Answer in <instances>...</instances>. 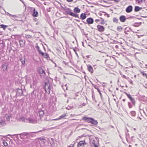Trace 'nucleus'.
Instances as JSON below:
<instances>
[{"label":"nucleus","instance_id":"obj_1","mask_svg":"<svg viewBox=\"0 0 147 147\" xmlns=\"http://www.w3.org/2000/svg\"><path fill=\"white\" fill-rule=\"evenodd\" d=\"M30 133H23L20 134H16L12 135L9 134L8 136H11L12 138H13V136H14L17 138H18V136H20L21 139H25L27 138L30 136Z\"/></svg>","mask_w":147,"mask_h":147},{"label":"nucleus","instance_id":"obj_2","mask_svg":"<svg viewBox=\"0 0 147 147\" xmlns=\"http://www.w3.org/2000/svg\"><path fill=\"white\" fill-rule=\"evenodd\" d=\"M26 82L29 83L31 85H32V84L35 85L37 83V81L36 78L34 76L32 77V81H30L29 80L28 78H27L26 80Z\"/></svg>","mask_w":147,"mask_h":147},{"label":"nucleus","instance_id":"obj_3","mask_svg":"<svg viewBox=\"0 0 147 147\" xmlns=\"http://www.w3.org/2000/svg\"><path fill=\"white\" fill-rule=\"evenodd\" d=\"M26 122L29 123H34L37 122V120L33 117H30L26 119Z\"/></svg>","mask_w":147,"mask_h":147},{"label":"nucleus","instance_id":"obj_4","mask_svg":"<svg viewBox=\"0 0 147 147\" xmlns=\"http://www.w3.org/2000/svg\"><path fill=\"white\" fill-rule=\"evenodd\" d=\"M125 94L127 95L128 98L129 99V100H131L132 104L134 105V106L135 105L136 102L135 99L134 98H132L131 95L129 94H128L126 92H125Z\"/></svg>","mask_w":147,"mask_h":147},{"label":"nucleus","instance_id":"obj_5","mask_svg":"<svg viewBox=\"0 0 147 147\" xmlns=\"http://www.w3.org/2000/svg\"><path fill=\"white\" fill-rule=\"evenodd\" d=\"M44 88L46 91L48 93H49L51 88L49 84L46 83L45 84Z\"/></svg>","mask_w":147,"mask_h":147},{"label":"nucleus","instance_id":"obj_6","mask_svg":"<svg viewBox=\"0 0 147 147\" xmlns=\"http://www.w3.org/2000/svg\"><path fill=\"white\" fill-rule=\"evenodd\" d=\"M97 30L100 32H102L105 30V28L103 26L99 25L97 26Z\"/></svg>","mask_w":147,"mask_h":147},{"label":"nucleus","instance_id":"obj_7","mask_svg":"<svg viewBox=\"0 0 147 147\" xmlns=\"http://www.w3.org/2000/svg\"><path fill=\"white\" fill-rule=\"evenodd\" d=\"M8 65L7 63H5L4 64H3L2 65V68L3 71H5L7 70Z\"/></svg>","mask_w":147,"mask_h":147},{"label":"nucleus","instance_id":"obj_8","mask_svg":"<svg viewBox=\"0 0 147 147\" xmlns=\"http://www.w3.org/2000/svg\"><path fill=\"white\" fill-rule=\"evenodd\" d=\"M67 113H64L62 115H61V116H60L59 118H57L56 119H53L52 120H59L60 119H64L65 117H66L67 116Z\"/></svg>","mask_w":147,"mask_h":147},{"label":"nucleus","instance_id":"obj_9","mask_svg":"<svg viewBox=\"0 0 147 147\" xmlns=\"http://www.w3.org/2000/svg\"><path fill=\"white\" fill-rule=\"evenodd\" d=\"M92 118L87 117H84L82 118L83 120L86 121V122L90 123L91 120Z\"/></svg>","mask_w":147,"mask_h":147},{"label":"nucleus","instance_id":"obj_10","mask_svg":"<svg viewBox=\"0 0 147 147\" xmlns=\"http://www.w3.org/2000/svg\"><path fill=\"white\" fill-rule=\"evenodd\" d=\"M32 15L34 17H37L38 16V13L37 11L35 9H34L32 12Z\"/></svg>","mask_w":147,"mask_h":147},{"label":"nucleus","instance_id":"obj_11","mask_svg":"<svg viewBox=\"0 0 147 147\" xmlns=\"http://www.w3.org/2000/svg\"><path fill=\"white\" fill-rule=\"evenodd\" d=\"M86 144V143L85 141H80L78 144V147H79V146H84Z\"/></svg>","mask_w":147,"mask_h":147},{"label":"nucleus","instance_id":"obj_12","mask_svg":"<svg viewBox=\"0 0 147 147\" xmlns=\"http://www.w3.org/2000/svg\"><path fill=\"white\" fill-rule=\"evenodd\" d=\"M86 21L88 24H91L93 23L94 20L92 18H89L87 19Z\"/></svg>","mask_w":147,"mask_h":147},{"label":"nucleus","instance_id":"obj_13","mask_svg":"<svg viewBox=\"0 0 147 147\" xmlns=\"http://www.w3.org/2000/svg\"><path fill=\"white\" fill-rule=\"evenodd\" d=\"M132 7L131 5L128 6L126 9V11L127 13H130L132 11Z\"/></svg>","mask_w":147,"mask_h":147},{"label":"nucleus","instance_id":"obj_14","mask_svg":"<svg viewBox=\"0 0 147 147\" xmlns=\"http://www.w3.org/2000/svg\"><path fill=\"white\" fill-rule=\"evenodd\" d=\"M23 94V91L21 89L18 88L17 89L16 94L18 96H21Z\"/></svg>","mask_w":147,"mask_h":147},{"label":"nucleus","instance_id":"obj_15","mask_svg":"<svg viewBox=\"0 0 147 147\" xmlns=\"http://www.w3.org/2000/svg\"><path fill=\"white\" fill-rule=\"evenodd\" d=\"M126 18L125 16H121L119 17V20L121 22H124L126 20Z\"/></svg>","mask_w":147,"mask_h":147},{"label":"nucleus","instance_id":"obj_16","mask_svg":"<svg viewBox=\"0 0 147 147\" xmlns=\"http://www.w3.org/2000/svg\"><path fill=\"white\" fill-rule=\"evenodd\" d=\"M88 67V69L89 72L92 73H93V69L92 67L90 65H87Z\"/></svg>","mask_w":147,"mask_h":147},{"label":"nucleus","instance_id":"obj_17","mask_svg":"<svg viewBox=\"0 0 147 147\" xmlns=\"http://www.w3.org/2000/svg\"><path fill=\"white\" fill-rule=\"evenodd\" d=\"M132 31V30L129 27H126L124 31L125 33L126 34H128V32H130Z\"/></svg>","mask_w":147,"mask_h":147},{"label":"nucleus","instance_id":"obj_18","mask_svg":"<svg viewBox=\"0 0 147 147\" xmlns=\"http://www.w3.org/2000/svg\"><path fill=\"white\" fill-rule=\"evenodd\" d=\"M92 119L90 123L96 125H97L98 122L97 120L93 119L92 118Z\"/></svg>","mask_w":147,"mask_h":147},{"label":"nucleus","instance_id":"obj_19","mask_svg":"<svg viewBox=\"0 0 147 147\" xmlns=\"http://www.w3.org/2000/svg\"><path fill=\"white\" fill-rule=\"evenodd\" d=\"M25 42L24 40H19V42L21 47H22L24 45Z\"/></svg>","mask_w":147,"mask_h":147},{"label":"nucleus","instance_id":"obj_20","mask_svg":"<svg viewBox=\"0 0 147 147\" xmlns=\"http://www.w3.org/2000/svg\"><path fill=\"white\" fill-rule=\"evenodd\" d=\"M65 11L67 14L71 15V14L72 13L71 10L69 8H66L65 9Z\"/></svg>","mask_w":147,"mask_h":147},{"label":"nucleus","instance_id":"obj_21","mask_svg":"<svg viewBox=\"0 0 147 147\" xmlns=\"http://www.w3.org/2000/svg\"><path fill=\"white\" fill-rule=\"evenodd\" d=\"M86 17V15L85 13H82L80 15V19L82 20L85 19Z\"/></svg>","mask_w":147,"mask_h":147},{"label":"nucleus","instance_id":"obj_22","mask_svg":"<svg viewBox=\"0 0 147 147\" xmlns=\"http://www.w3.org/2000/svg\"><path fill=\"white\" fill-rule=\"evenodd\" d=\"M74 12L78 13L80 12V10L78 7H76L74 9Z\"/></svg>","mask_w":147,"mask_h":147},{"label":"nucleus","instance_id":"obj_23","mask_svg":"<svg viewBox=\"0 0 147 147\" xmlns=\"http://www.w3.org/2000/svg\"><path fill=\"white\" fill-rule=\"evenodd\" d=\"M39 72L40 74H42V75L43 76H44L45 74V71L42 69H40Z\"/></svg>","mask_w":147,"mask_h":147},{"label":"nucleus","instance_id":"obj_24","mask_svg":"<svg viewBox=\"0 0 147 147\" xmlns=\"http://www.w3.org/2000/svg\"><path fill=\"white\" fill-rule=\"evenodd\" d=\"M145 1V0H136V3L138 4H141Z\"/></svg>","mask_w":147,"mask_h":147},{"label":"nucleus","instance_id":"obj_25","mask_svg":"<svg viewBox=\"0 0 147 147\" xmlns=\"http://www.w3.org/2000/svg\"><path fill=\"white\" fill-rule=\"evenodd\" d=\"M39 114L40 117H42L44 114V112L43 110H40L39 111Z\"/></svg>","mask_w":147,"mask_h":147},{"label":"nucleus","instance_id":"obj_26","mask_svg":"<svg viewBox=\"0 0 147 147\" xmlns=\"http://www.w3.org/2000/svg\"><path fill=\"white\" fill-rule=\"evenodd\" d=\"M130 114L131 116L135 117L136 115V112L135 111H131L130 112Z\"/></svg>","mask_w":147,"mask_h":147},{"label":"nucleus","instance_id":"obj_27","mask_svg":"<svg viewBox=\"0 0 147 147\" xmlns=\"http://www.w3.org/2000/svg\"><path fill=\"white\" fill-rule=\"evenodd\" d=\"M141 9V7H140L138 6H136L135 7L134 11L136 12L138 11H139Z\"/></svg>","mask_w":147,"mask_h":147},{"label":"nucleus","instance_id":"obj_28","mask_svg":"<svg viewBox=\"0 0 147 147\" xmlns=\"http://www.w3.org/2000/svg\"><path fill=\"white\" fill-rule=\"evenodd\" d=\"M70 15L73 17H75L76 18H79V17L78 15L75 14L73 12H72V13Z\"/></svg>","mask_w":147,"mask_h":147},{"label":"nucleus","instance_id":"obj_29","mask_svg":"<svg viewBox=\"0 0 147 147\" xmlns=\"http://www.w3.org/2000/svg\"><path fill=\"white\" fill-rule=\"evenodd\" d=\"M127 132H125V134L126 135V139L127 140L128 138H129V134L128 133L129 131L127 129Z\"/></svg>","mask_w":147,"mask_h":147},{"label":"nucleus","instance_id":"obj_30","mask_svg":"<svg viewBox=\"0 0 147 147\" xmlns=\"http://www.w3.org/2000/svg\"><path fill=\"white\" fill-rule=\"evenodd\" d=\"M96 141L94 140H93L92 142V144L93 146H94L95 147H98L97 145L95 143Z\"/></svg>","mask_w":147,"mask_h":147},{"label":"nucleus","instance_id":"obj_31","mask_svg":"<svg viewBox=\"0 0 147 147\" xmlns=\"http://www.w3.org/2000/svg\"><path fill=\"white\" fill-rule=\"evenodd\" d=\"M141 73L142 74L143 76L145 77L147 79V74L146 73H145L144 71H141Z\"/></svg>","mask_w":147,"mask_h":147},{"label":"nucleus","instance_id":"obj_32","mask_svg":"<svg viewBox=\"0 0 147 147\" xmlns=\"http://www.w3.org/2000/svg\"><path fill=\"white\" fill-rule=\"evenodd\" d=\"M141 23H135L133 25L135 27H138L141 24Z\"/></svg>","mask_w":147,"mask_h":147},{"label":"nucleus","instance_id":"obj_33","mask_svg":"<svg viewBox=\"0 0 147 147\" xmlns=\"http://www.w3.org/2000/svg\"><path fill=\"white\" fill-rule=\"evenodd\" d=\"M44 58H45L47 59H48V58H49V56L48 55L47 53H44V56H43Z\"/></svg>","mask_w":147,"mask_h":147},{"label":"nucleus","instance_id":"obj_34","mask_svg":"<svg viewBox=\"0 0 147 147\" xmlns=\"http://www.w3.org/2000/svg\"><path fill=\"white\" fill-rule=\"evenodd\" d=\"M128 106L129 108H131L134 105L133 104H131L130 102H129L128 103Z\"/></svg>","mask_w":147,"mask_h":147},{"label":"nucleus","instance_id":"obj_35","mask_svg":"<svg viewBox=\"0 0 147 147\" xmlns=\"http://www.w3.org/2000/svg\"><path fill=\"white\" fill-rule=\"evenodd\" d=\"M28 9L30 11V12L32 13V12L33 11L34 9H35L33 7H28Z\"/></svg>","mask_w":147,"mask_h":147},{"label":"nucleus","instance_id":"obj_36","mask_svg":"<svg viewBox=\"0 0 147 147\" xmlns=\"http://www.w3.org/2000/svg\"><path fill=\"white\" fill-rule=\"evenodd\" d=\"M25 37L27 38H32V36L29 34H26L25 35Z\"/></svg>","mask_w":147,"mask_h":147},{"label":"nucleus","instance_id":"obj_37","mask_svg":"<svg viewBox=\"0 0 147 147\" xmlns=\"http://www.w3.org/2000/svg\"><path fill=\"white\" fill-rule=\"evenodd\" d=\"M113 21L114 22L117 23L118 22V19L117 18H113Z\"/></svg>","mask_w":147,"mask_h":147},{"label":"nucleus","instance_id":"obj_38","mask_svg":"<svg viewBox=\"0 0 147 147\" xmlns=\"http://www.w3.org/2000/svg\"><path fill=\"white\" fill-rule=\"evenodd\" d=\"M123 29L122 28L121 26H118L117 28V30L119 31H120Z\"/></svg>","mask_w":147,"mask_h":147},{"label":"nucleus","instance_id":"obj_39","mask_svg":"<svg viewBox=\"0 0 147 147\" xmlns=\"http://www.w3.org/2000/svg\"><path fill=\"white\" fill-rule=\"evenodd\" d=\"M101 19V22L100 24H105V22L104 21V19L102 18H100Z\"/></svg>","mask_w":147,"mask_h":147},{"label":"nucleus","instance_id":"obj_40","mask_svg":"<svg viewBox=\"0 0 147 147\" xmlns=\"http://www.w3.org/2000/svg\"><path fill=\"white\" fill-rule=\"evenodd\" d=\"M0 26H1V28H3V29L4 30H5L6 28V27H7V26L4 25H3V24L0 25Z\"/></svg>","mask_w":147,"mask_h":147},{"label":"nucleus","instance_id":"obj_41","mask_svg":"<svg viewBox=\"0 0 147 147\" xmlns=\"http://www.w3.org/2000/svg\"><path fill=\"white\" fill-rule=\"evenodd\" d=\"M8 14L9 15V16H11L13 18H12V19H14L15 18V17H17V16L16 15H12L10 14H9V13H8Z\"/></svg>","mask_w":147,"mask_h":147},{"label":"nucleus","instance_id":"obj_42","mask_svg":"<svg viewBox=\"0 0 147 147\" xmlns=\"http://www.w3.org/2000/svg\"><path fill=\"white\" fill-rule=\"evenodd\" d=\"M38 52V53H39V54L41 55H42V56H44V53H44L43 52H42L41 50L40 51H39V52Z\"/></svg>","mask_w":147,"mask_h":147},{"label":"nucleus","instance_id":"obj_43","mask_svg":"<svg viewBox=\"0 0 147 147\" xmlns=\"http://www.w3.org/2000/svg\"><path fill=\"white\" fill-rule=\"evenodd\" d=\"M3 143L5 146H7L8 145L7 143L5 141L3 140Z\"/></svg>","mask_w":147,"mask_h":147},{"label":"nucleus","instance_id":"obj_44","mask_svg":"<svg viewBox=\"0 0 147 147\" xmlns=\"http://www.w3.org/2000/svg\"><path fill=\"white\" fill-rule=\"evenodd\" d=\"M36 48L38 52H39V51H40V49L39 47L38 46H36Z\"/></svg>","mask_w":147,"mask_h":147},{"label":"nucleus","instance_id":"obj_45","mask_svg":"<svg viewBox=\"0 0 147 147\" xmlns=\"http://www.w3.org/2000/svg\"><path fill=\"white\" fill-rule=\"evenodd\" d=\"M127 80H128L129 82H130V83H131V84H132V83H133V81H132V80L130 79L129 78V79H127Z\"/></svg>","mask_w":147,"mask_h":147},{"label":"nucleus","instance_id":"obj_46","mask_svg":"<svg viewBox=\"0 0 147 147\" xmlns=\"http://www.w3.org/2000/svg\"><path fill=\"white\" fill-rule=\"evenodd\" d=\"M97 90H98V92H99L100 96L101 97L102 96V94L100 92V90L99 89H97Z\"/></svg>","mask_w":147,"mask_h":147},{"label":"nucleus","instance_id":"obj_47","mask_svg":"<svg viewBox=\"0 0 147 147\" xmlns=\"http://www.w3.org/2000/svg\"><path fill=\"white\" fill-rule=\"evenodd\" d=\"M108 1H114L115 2H118L120 1V0H107Z\"/></svg>","mask_w":147,"mask_h":147},{"label":"nucleus","instance_id":"obj_48","mask_svg":"<svg viewBox=\"0 0 147 147\" xmlns=\"http://www.w3.org/2000/svg\"><path fill=\"white\" fill-rule=\"evenodd\" d=\"M73 49L74 51L75 52L76 54L77 55V56H78V54L77 53V52H76V49H75V48H73Z\"/></svg>","mask_w":147,"mask_h":147},{"label":"nucleus","instance_id":"obj_49","mask_svg":"<svg viewBox=\"0 0 147 147\" xmlns=\"http://www.w3.org/2000/svg\"><path fill=\"white\" fill-rule=\"evenodd\" d=\"M21 61L22 64L23 65H24L25 64V61L24 60H21Z\"/></svg>","mask_w":147,"mask_h":147},{"label":"nucleus","instance_id":"obj_50","mask_svg":"<svg viewBox=\"0 0 147 147\" xmlns=\"http://www.w3.org/2000/svg\"><path fill=\"white\" fill-rule=\"evenodd\" d=\"M67 147H74V145L73 144H71L69 146H68Z\"/></svg>","mask_w":147,"mask_h":147},{"label":"nucleus","instance_id":"obj_51","mask_svg":"<svg viewBox=\"0 0 147 147\" xmlns=\"http://www.w3.org/2000/svg\"><path fill=\"white\" fill-rule=\"evenodd\" d=\"M40 140H45V139L43 138H40L39 139Z\"/></svg>","mask_w":147,"mask_h":147},{"label":"nucleus","instance_id":"obj_52","mask_svg":"<svg viewBox=\"0 0 147 147\" xmlns=\"http://www.w3.org/2000/svg\"><path fill=\"white\" fill-rule=\"evenodd\" d=\"M10 119V117L9 116H8L7 117V120L9 121Z\"/></svg>","mask_w":147,"mask_h":147},{"label":"nucleus","instance_id":"obj_53","mask_svg":"<svg viewBox=\"0 0 147 147\" xmlns=\"http://www.w3.org/2000/svg\"><path fill=\"white\" fill-rule=\"evenodd\" d=\"M123 77H124V78H125V79H127H127H129V78H127V77H126V76H125V75H123Z\"/></svg>","mask_w":147,"mask_h":147},{"label":"nucleus","instance_id":"obj_54","mask_svg":"<svg viewBox=\"0 0 147 147\" xmlns=\"http://www.w3.org/2000/svg\"><path fill=\"white\" fill-rule=\"evenodd\" d=\"M43 131V130H40L38 131H36V132H32V133H37L38 132H41V131Z\"/></svg>","mask_w":147,"mask_h":147},{"label":"nucleus","instance_id":"obj_55","mask_svg":"<svg viewBox=\"0 0 147 147\" xmlns=\"http://www.w3.org/2000/svg\"><path fill=\"white\" fill-rule=\"evenodd\" d=\"M66 108L68 110H69L71 109V108L70 107H67Z\"/></svg>","mask_w":147,"mask_h":147},{"label":"nucleus","instance_id":"obj_56","mask_svg":"<svg viewBox=\"0 0 147 147\" xmlns=\"http://www.w3.org/2000/svg\"><path fill=\"white\" fill-rule=\"evenodd\" d=\"M3 123L2 121H0V125H3Z\"/></svg>","mask_w":147,"mask_h":147},{"label":"nucleus","instance_id":"obj_57","mask_svg":"<svg viewBox=\"0 0 147 147\" xmlns=\"http://www.w3.org/2000/svg\"><path fill=\"white\" fill-rule=\"evenodd\" d=\"M107 15L108 17H109V15L107 13H105V15Z\"/></svg>","mask_w":147,"mask_h":147},{"label":"nucleus","instance_id":"obj_58","mask_svg":"<svg viewBox=\"0 0 147 147\" xmlns=\"http://www.w3.org/2000/svg\"><path fill=\"white\" fill-rule=\"evenodd\" d=\"M109 1H103L104 2H105V3H109Z\"/></svg>","mask_w":147,"mask_h":147},{"label":"nucleus","instance_id":"obj_59","mask_svg":"<svg viewBox=\"0 0 147 147\" xmlns=\"http://www.w3.org/2000/svg\"><path fill=\"white\" fill-rule=\"evenodd\" d=\"M119 47V46L118 45H116L115 46V48L116 49H118Z\"/></svg>","mask_w":147,"mask_h":147},{"label":"nucleus","instance_id":"obj_60","mask_svg":"<svg viewBox=\"0 0 147 147\" xmlns=\"http://www.w3.org/2000/svg\"><path fill=\"white\" fill-rule=\"evenodd\" d=\"M100 20L99 19H97L96 20V21L97 22H99V21Z\"/></svg>","mask_w":147,"mask_h":147},{"label":"nucleus","instance_id":"obj_61","mask_svg":"<svg viewBox=\"0 0 147 147\" xmlns=\"http://www.w3.org/2000/svg\"><path fill=\"white\" fill-rule=\"evenodd\" d=\"M91 83L92 85L93 86V87H95V85L94 84H93L92 82H91Z\"/></svg>","mask_w":147,"mask_h":147},{"label":"nucleus","instance_id":"obj_62","mask_svg":"<svg viewBox=\"0 0 147 147\" xmlns=\"http://www.w3.org/2000/svg\"><path fill=\"white\" fill-rule=\"evenodd\" d=\"M67 1L68 2H71V1H72L73 0H67Z\"/></svg>","mask_w":147,"mask_h":147},{"label":"nucleus","instance_id":"obj_63","mask_svg":"<svg viewBox=\"0 0 147 147\" xmlns=\"http://www.w3.org/2000/svg\"><path fill=\"white\" fill-rule=\"evenodd\" d=\"M4 45V44H3V43H0V45H2V46H3Z\"/></svg>","mask_w":147,"mask_h":147},{"label":"nucleus","instance_id":"obj_64","mask_svg":"<svg viewBox=\"0 0 147 147\" xmlns=\"http://www.w3.org/2000/svg\"><path fill=\"white\" fill-rule=\"evenodd\" d=\"M70 115H71V117H73V116H75V114L73 115V114H71Z\"/></svg>","mask_w":147,"mask_h":147}]
</instances>
